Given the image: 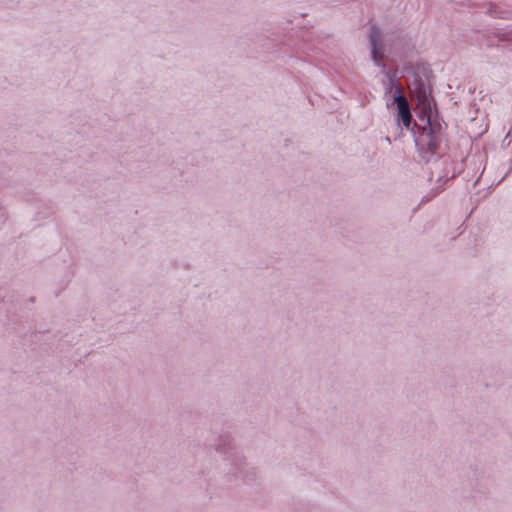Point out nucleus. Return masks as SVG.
Here are the masks:
<instances>
[{"label": "nucleus", "mask_w": 512, "mask_h": 512, "mask_svg": "<svg viewBox=\"0 0 512 512\" xmlns=\"http://www.w3.org/2000/svg\"><path fill=\"white\" fill-rule=\"evenodd\" d=\"M416 144L421 149L434 153L439 147L440 139L432 128H429L428 130L424 128L423 132L416 139Z\"/></svg>", "instance_id": "nucleus-1"}, {"label": "nucleus", "mask_w": 512, "mask_h": 512, "mask_svg": "<svg viewBox=\"0 0 512 512\" xmlns=\"http://www.w3.org/2000/svg\"><path fill=\"white\" fill-rule=\"evenodd\" d=\"M371 47H372V55L374 58V61L377 65H380V62L383 58V51H382V45H381V33L378 28L375 26L371 28L370 35H369Z\"/></svg>", "instance_id": "nucleus-2"}, {"label": "nucleus", "mask_w": 512, "mask_h": 512, "mask_svg": "<svg viewBox=\"0 0 512 512\" xmlns=\"http://www.w3.org/2000/svg\"><path fill=\"white\" fill-rule=\"evenodd\" d=\"M395 103L398 106V118L406 128H409L412 121V115L406 97L401 95L395 97Z\"/></svg>", "instance_id": "nucleus-3"}, {"label": "nucleus", "mask_w": 512, "mask_h": 512, "mask_svg": "<svg viewBox=\"0 0 512 512\" xmlns=\"http://www.w3.org/2000/svg\"><path fill=\"white\" fill-rule=\"evenodd\" d=\"M390 84H391V90L395 91L394 98L398 97L400 95L404 96L403 87H402L401 83L398 80L391 79L390 80Z\"/></svg>", "instance_id": "nucleus-4"}]
</instances>
